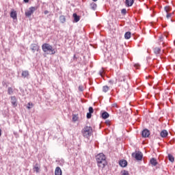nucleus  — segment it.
Returning a JSON list of instances; mask_svg holds the SVG:
<instances>
[{
	"label": "nucleus",
	"mask_w": 175,
	"mask_h": 175,
	"mask_svg": "<svg viewBox=\"0 0 175 175\" xmlns=\"http://www.w3.org/2000/svg\"><path fill=\"white\" fill-rule=\"evenodd\" d=\"M96 160L98 163V167H100L101 169H103L106 165V156L103 153H100L96 156Z\"/></svg>",
	"instance_id": "nucleus-1"
},
{
	"label": "nucleus",
	"mask_w": 175,
	"mask_h": 175,
	"mask_svg": "<svg viewBox=\"0 0 175 175\" xmlns=\"http://www.w3.org/2000/svg\"><path fill=\"white\" fill-rule=\"evenodd\" d=\"M81 133L83 137L90 139L91 136H92V127L88 126L83 127V129L81 131Z\"/></svg>",
	"instance_id": "nucleus-2"
},
{
	"label": "nucleus",
	"mask_w": 175,
	"mask_h": 175,
	"mask_svg": "<svg viewBox=\"0 0 175 175\" xmlns=\"http://www.w3.org/2000/svg\"><path fill=\"white\" fill-rule=\"evenodd\" d=\"M42 49L44 53H47L49 51L51 52V54H55V51L53 49V46L50 44L44 43L42 45Z\"/></svg>",
	"instance_id": "nucleus-3"
},
{
	"label": "nucleus",
	"mask_w": 175,
	"mask_h": 175,
	"mask_svg": "<svg viewBox=\"0 0 175 175\" xmlns=\"http://www.w3.org/2000/svg\"><path fill=\"white\" fill-rule=\"evenodd\" d=\"M38 10V6L36 7H30L27 11L25 12V14L26 17H31L33 12Z\"/></svg>",
	"instance_id": "nucleus-4"
},
{
	"label": "nucleus",
	"mask_w": 175,
	"mask_h": 175,
	"mask_svg": "<svg viewBox=\"0 0 175 175\" xmlns=\"http://www.w3.org/2000/svg\"><path fill=\"white\" fill-rule=\"evenodd\" d=\"M132 157L135 158L137 161H142L143 159V153L138 152L137 153H132Z\"/></svg>",
	"instance_id": "nucleus-5"
},
{
	"label": "nucleus",
	"mask_w": 175,
	"mask_h": 175,
	"mask_svg": "<svg viewBox=\"0 0 175 175\" xmlns=\"http://www.w3.org/2000/svg\"><path fill=\"white\" fill-rule=\"evenodd\" d=\"M119 165L121 167H126L128 166V161L126 160L122 159L119 161Z\"/></svg>",
	"instance_id": "nucleus-6"
},
{
	"label": "nucleus",
	"mask_w": 175,
	"mask_h": 175,
	"mask_svg": "<svg viewBox=\"0 0 175 175\" xmlns=\"http://www.w3.org/2000/svg\"><path fill=\"white\" fill-rule=\"evenodd\" d=\"M33 172H36V173H39L40 172V165L39 163H36L33 167Z\"/></svg>",
	"instance_id": "nucleus-7"
},
{
	"label": "nucleus",
	"mask_w": 175,
	"mask_h": 175,
	"mask_svg": "<svg viewBox=\"0 0 175 175\" xmlns=\"http://www.w3.org/2000/svg\"><path fill=\"white\" fill-rule=\"evenodd\" d=\"M117 80L120 82L125 81V80H126V77L122 74H120L118 76Z\"/></svg>",
	"instance_id": "nucleus-8"
},
{
	"label": "nucleus",
	"mask_w": 175,
	"mask_h": 175,
	"mask_svg": "<svg viewBox=\"0 0 175 175\" xmlns=\"http://www.w3.org/2000/svg\"><path fill=\"white\" fill-rule=\"evenodd\" d=\"M142 137H148L150 136V131H148V129H144L142 131Z\"/></svg>",
	"instance_id": "nucleus-9"
},
{
	"label": "nucleus",
	"mask_w": 175,
	"mask_h": 175,
	"mask_svg": "<svg viewBox=\"0 0 175 175\" xmlns=\"http://www.w3.org/2000/svg\"><path fill=\"white\" fill-rule=\"evenodd\" d=\"M10 17L13 18V20H17V12L16 11H11L10 12Z\"/></svg>",
	"instance_id": "nucleus-10"
},
{
	"label": "nucleus",
	"mask_w": 175,
	"mask_h": 175,
	"mask_svg": "<svg viewBox=\"0 0 175 175\" xmlns=\"http://www.w3.org/2000/svg\"><path fill=\"white\" fill-rule=\"evenodd\" d=\"M30 49L31 50V51H33V53H35V51H38V44H31L30 45Z\"/></svg>",
	"instance_id": "nucleus-11"
},
{
	"label": "nucleus",
	"mask_w": 175,
	"mask_h": 175,
	"mask_svg": "<svg viewBox=\"0 0 175 175\" xmlns=\"http://www.w3.org/2000/svg\"><path fill=\"white\" fill-rule=\"evenodd\" d=\"M11 103L14 107L17 106V99L16 98V96H11Z\"/></svg>",
	"instance_id": "nucleus-12"
},
{
	"label": "nucleus",
	"mask_w": 175,
	"mask_h": 175,
	"mask_svg": "<svg viewBox=\"0 0 175 175\" xmlns=\"http://www.w3.org/2000/svg\"><path fill=\"white\" fill-rule=\"evenodd\" d=\"M150 163L152 165V166H157L158 165V161H157V159L152 158L150 160Z\"/></svg>",
	"instance_id": "nucleus-13"
},
{
	"label": "nucleus",
	"mask_w": 175,
	"mask_h": 175,
	"mask_svg": "<svg viewBox=\"0 0 175 175\" xmlns=\"http://www.w3.org/2000/svg\"><path fill=\"white\" fill-rule=\"evenodd\" d=\"M55 175H62V170L61 167H57L55 170Z\"/></svg>",
	"instance_id": "nucleus-14"
},
{
	"label": "nucleus",
	"mask_w": 175,
	"mask_h": 175,
	"mask_svg": "<svg viewBox=\"0 0 175 175\" xmlns=\"http://www.w3.org/2000/svg\"><path fill=\"white\" fill-rule=\"evenodd\" d=\"M134 2V0H126L125 4L128 8H130V6H132V5H133Z\"/></svg>",
	"instance_id": "nucleus-15"
},
{
	"label": "nucleus",
	"mask_w": 175,
	"mask_h": 175,
	"mask_svg": "<svg viewBox=\"0 0 175 175\" xmlns=\"http://www.w3.org/2000/svg\"><path fill=\"white\" fill-rule=\"evenodd\" d=\"M22 77L25 79V77H29V71L28 70H23L22 71Z\"/></svg>",
	"instance_id": "nucleus-16"
},
{
	"label": "nucleus",
	"mask_w": 175,
	"mask_h": 175,
	"mask_svg": "<svg viewBox=\"0 0 175 175\" xmlns=\"http://www.w3.org/2000/svg\"><path fill=\"white\" fill-rule=\"evenodd\" d=\"M167 135H169V133H167V131L166 130H163L160 133V136H161L162 137H167Z\"/></svg>",
	"instance_id": "nucleus-17"
},
{
	"label": "nucleus",
	"mask_w": 175,
	"mask_h": 175,
	"mask_svg": "<svg viewBox=\"0 0 175 175\" xmlns=\"http://www.w3.org/2000/svg\"><path fill=\"white\" fill-rule=\"evenodd\" d=\"M59 21L62 24H64L66 22V18L65 17V16L62 15L59 17Z\"/></svg>",
	"instance_id": "nucleus-18"
},
{
	"label": "nucleus",
	"mask_w": 175,
	"mask_h": 175,
	"mask_svg": "<svg viewBox=\"0 0 175 175\" xmlns=\"http://www.w3.org/2000/svg\"><path fill=\"white\" fill-rule=\"evenodd\" d=\"M72 16L74 17V21L75 23H79L80 21V16L77 15V14L74 13Z\"/></svg>",
	"instance_id": "nucleus-19"
},
{
	"label": "nucleus",
	"mask_w": 175,
	"mask_h": 175,
	"mask_svg": "<svg viewBox=\"0 0 175 175\" xmlns=\"http://www.w3.org/2000/svg\"><path fill=\"white\" fill-rule=\"evenodd\" d=\"M109 116L110 115L109 114V113L106 111H104L101 115V117L102 118H103V120H106L107 118H109Z\"/></svg>",
	"instance_id": "nucleus-20"
},
{
	"label": "nucleus",
	"mask_w": 175,
	"mask_h": 175,
	"mask_svg": "<svg viewBox=\"0 0 175 175\" xmlns=\"http://www.w3.org/2000/svg\"><path fill=\"white\" fill-rule=\"evenodd\" d=\"M90 7L92 10H96V8H98V5H96V3L92 2V3H90Z\"/></svg>",
	"instance_id": "nucleus-21"
},
{
	"label": "nucleus",
	"mask_w": 175,
	"mask_h": 175,
	"mask_svg": "<svg viewBox=\"0 0 175 175\" xmlns=\"http://www.w3.org/2000/svg\"><path fill=\"white\" fill-rule=\"evenodd\" d=\"M132 36V33L131 31H127L124 34L125 39H131V37Z\"/></svg>",
	"instance_id": "nucleus-22"
},
{
	"label": "nucleus",
	"mask_w": 175,
	"mask_h": 175,
	"mask_svg": "<svg viewBox=\"0 0 175 175\" xmlns=\"http://www.w3.org/2000/svg\"><path fill=\"white\" fill-rule=\"evenodd\" d=\"M154 54H156V55L159 54V53H161V48H159V47H156V48H154Z\"/></svg>",
	"instance_id": "nucleus-23"
},
{
	"label": "nucleus",
	"mask_w": 175,
	"mask_h": 175,
	"mask_svg": "<svg viewBox=\"0 0 175 175\" xmlns=\"http://www.w3.org/2000/svg\"><path fill=\"white\" fill-rule=\"evenodd\" d=\"M168 159L170 162H174V157H173L171 154H168Z\"/></svg>",
	"instance_id": "nucleus-24"
},
{
	"label": "nucleus",
	"mask_w": 175,
	"mask_h": 175,
	"mask_svg": "<svg viewBox=\"0 0 175 175\" xmlns=\"http://www.w3.org/2000/svg\"><path fill=\"white\" fill-rule=\"evenodd\" d=\"M8 95H13V88L9 87L8 89Z\"/></svg>",
	"instance_id": "nucleus-25"
},
{
	"label": "nucleus",
	"mask_w": 175,
	"mask_h": 175,
	"mask_svg": "<svg viewBox=\"0 0 175 175\" xmlns=\"http://www.w3.org/2000/svg\"><path fill=\"white\" fill-rule=\"evenodd\" d=\"M109 84H110L111 85H113V84H117V79L116 81L110 79L109 81Z\"/></svg>",
	"instance_id": "nucleus-26"
},
{
	"label": "nucleus",
	"mask_w": 175,
	"mask_h": 175,
	"mask_svg": "<svg viewBox=\"0 0 175 175\" xmlns=\"http://www.w3.org/2000/svg\"><path fill=\"white\" fill-rule=\"evenodd\" d=\"M109 91V86L105 85L103 87V92H107Z\"/></svg>",
	"instance_id": "nucleus-27"
},
{
	"label": "nucleus",
	"mask_w": 175,
	"mask_h": 175,
	"mask_svg": "<svg viewBox=\"0 0 175 175\" xmlns=\"http://www.w3.org/2000/svg\"><path fill=\"white\" fill-rule=\"evenodd\" d=\"M121 175H129V172L124 170L121 171Z\"/></svg>",
	"instance_id": "nucleus-28"
},
{
	"label": "nucleus",
	"mask_w": 175,
	"mask_h": 175,
	"mask_svg": "<svg viewBox=\"0 0 175 175\" xmlns=\"http://www.w3.org/2000/svg\"><path fill=\"white\" fill-rule=\"evenodd\" d=\"M165 10L167 13L168 12H170V7L169 6H165Z\"/></svg>",
	"instance_id": "nucleus-29"
},
{
	"label": "nucleus",
	"mask_w": 175,
	"mask_h": 175,
	"mask_svg": "<svg viewBox=\"0 0 175 175\" xmlns=\"http://www.w3.org/2000/svg\"><path fill=\"white\" fill-rule=\"evenodd\" d=\"M83 90H83V85H80L79 86V91H81V92H83Z\"/></svg>",
	"instance_id": "nucleus-30"
},
{
	"label": "nucleus",
	"mask_w": 175,
	"mask_h": 175,
	"mask_svg": "<svg viewBox=\"0 0 175 175\" xmlns=\"http://www.w3.org/2000/svg\"><path fill=\"white\" fill-rule=\"evenodd\" d=\"M89 113H94V108L92 107H89Z\"/></svg>",
	"instance_id": "nucleus-31"
},
{
	"label": "nucleus",
	"mask_w": 175,
	"mask_h": 175,
	"mask_svg": "<svg viewBox=\"0 0 175 175\" xmlns=\"http://www.w3.org/2000/svg\"><path fill=\"white\" fill-rule=\"evenodd\" d=\"M92 113L88 112V113H87V116H86L87 118H88V119L91 118V117H92Z\"/></svg>",
	"instance_id": "nucleus-32"
},
{
	"label": "nucleus",
	"mask_w": 175,
	"mask_h": 175,
	"mask_svg": "<svg viewBox=\"0 0 175 175\" xmlns=\"http://www.w3.org/2000/svg\"><path fill=\"white\" fill-rule=\"evenodd\" d=\"M105 73V70H103V68H102L100 71H99V75H100L101 76H103Z\"/></svg>",
	"instance_id": "nucleus-33"
},
{
	"label": "nucleus",
	"mask_w": 175,
	"mask_h": 175,
	"mask_svg": "<svg viewBox=\"0 0 175 175\" xmlns=\"http://www.w3.org/2000/svg\"><path fill=\"white\" fill-rule=\"evenodd\" d=\"M105 124H106V125H107L108 126H110V125L111 124L109 120H106V121H105Z\"/></svg>",
	"instance_id": "nucleus-34"
},
{
	"label": "nucleus",
	"mask_w": 175,
	"mask_h": 175,
	"mask_svg": "<svg viewBox=\"0 0 175 175\" xmlns=\"http://www.w3.org/2000/svg\"><path fill=\"white\" fill-rule=\"evenodd\" d=\"M121 13L122 14H126V9H122Z\"/></svg>",
	"instance_id": "nucleus-35"
},
{
	"label": "nucleus",
	"mask_w": 175,
	"mask_h": 175,
	"mask_svg": "<svg viewBox=\"0 0 175 175\" xmlns=\"http://www.w3.org/2000/svg\"><path fill=\"white\" fill-rule=\"evenodd\" d=\"M172 13H167L166 15L167 18H170V17H172Z\"/></svg>",
	"instance_id": "nucleus-36"
},
{
	"label": "nucleus",
	"mask_w": 175,
	"mask_h": 175,
	"mask_svg": "<svg viewBox=\"0 0 175 175\" xmlns=\"http://www.w3.org/2000/svg\"><path fill=\"white\" fill-rule=\"evenodd\" d=\"M77 58H79V57L76 55H74L73 56V61H77Z\"/></svg>",
	"instance_id": "nucleus-37"
},
{
	"label": "nucleus",
	"mask_w": 175,
	"mask_h": 175,
	"mask_svg": "<svg viewBox=\"0 0 175 175\" xmlns=\"http://www.w3.org/2000/svg\"><path fill=\"white\" fill-rule=\"evenodd\" d=\"M134 66L136 68V69H139V68H140V65L139 64H135Z\"/></svg>",
	"instance_id": "nucleus-38"
},
{
	"label": "nucleus",
	"mask_w": 175,
	"mask_h": 175,
	"mask_svg": "<svg viewBox=\"0 0 175 175\" xmlns=\"http://www.w3.org/2000/svg\"><path fill=\"white\" fill-rule=\"evenodd\" d=\"M72 121H77V117L76 116H72Z\"/></svg>",
	"instance_id": "nucleus-39"
},
{
	"label": "nucleus",
	"mask_w": 175,
	"mask_h": 175,
	"mask_svg": "<svg viewBox=\"0 0 175 175\" xmlns=\"http://www.w3.org/2000/svg\"><path fill=\"white\" fill-rule=\"evenodd\" d=\"M159 40H160L161 42H163V36H160V37H159Z\"/></svg>",
	"instance_id": "nucleus-40"
},
{
	"label": "nucleus",
	"mask_w": 175,
	"mask_h": 175,
	"mask_svg": "<svg viewBox=\"0 0 175 175\" xmlns=\"http://www.w3.org/2000/svg\"><path fill=\"white\" fill-rule=\"evenodd\" d=\"M49 10H45L44 12V14H49Z\"/></svg>",
	"instance_id": "nucleus-41"
},
{
	"label": "nucleus",
	"mask_w": 175,
	"mask_h": 175,
	"mask_svg": "<svg viewBox=\"0 0 175 175\" xmlns=\"http://www.w3.org/2000/svg\"><path fill=\"white\" fill-rule=\"evenodd\" d=\"M23 2H25V3H28V2H29V0H23Z\"/></svg>",
	"instance_id": "nucleus-42"
},
{
	"label": "nucleus",
	"mask_w": 175,
	"mask_h": 175,
	"mask_svg": "<svg viewBox=\"0 0 175 175\" xmlns=\"http://www.w3.org/2000/svg\"><path fill=\"white\" fill-rule=\"evenodd\" d=\"M1 136H2V130H1V129H0V137H1Z\"/></svg>",
	"instance_id": "nucleus-43"
},
{
	"label": "nucleus",
	"mask_w": 175,
	"mask_h": 175,
	"mask_svg": "<svg viewBox=\"0 0 175 175\" xmlns=\"http://www.w3.org/2000/svg\"><path fill=\"white\" fill-rule=\"evenodd\" d=\"M117 107V104H113V107Z\"/></svg>",
	"instance_id": "nucleus-44"
},
{
	"label": "nucleus",
	"mask_w": 175,
	"mask_h": 175,
	"mask_svg": "<svg viewBox=\"0 0 175 175\" xmlns=\"http://www.w3.org/2000/svg\"><path fill=\"white\" fill-rule=\"evenodd\" d=\"M94 2H96V1H98V0H92Z\"/></svg>",
	"instance_id": "nucleus-45"
},
{
	"label": "nucleus",
	"mask_w": 175,
	"mask_h": 175,
	"mask_svg": "<svg viewBox=\"0 0 175 175\" xmlns=\"http://www.w3.org/2000/svg\"><path fill=\"white\" fill-rule=\"evenodd\" d=\"M28 105H29V106H31V103H29Z\"/></svg>",
	"instance_id": "nucleus-46"
},
{
	"label": "nucleus",
	"mask_w": 175,
	"mask_h": 175,
	"mask_svg": "<svg viewBox=\"0 0 175 175\" xmlns=\"http://www.w3.org/2000/svg\"><path fill=\"white\" fill-rule=\"evenodd\" d=\"M27 109H31V107H27Z\"/></svg>",
	"instance_id": "nucleus-47"
},
{
	"label": "nucleus",
	"mask_w": 175,
	"mask_h": 175,
	"mask_svg": "<svg viewBox=\"0 0 175 175\" xmlns=\"http://www.w3.org/2000/svg\"><path fill=\"white\" fill-rule=\"evenodd\" d=\"M163 44L165 46V43H163Z\"/></svg>",
	"instance_id": "nucleus-48"
}]
</instances>
